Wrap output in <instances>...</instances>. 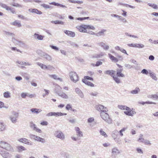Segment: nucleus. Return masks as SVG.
I'll return each mask as SVG.
<instances>
[{"instance_id": "obj_1", "label": "nucleus", "mask_w": 158, "mask_h": 158, "mask_svg": "<svg viewBox=\"0 0 158 158\" xmlns=\"http://www.w3.org/2000/svg\"><path fill=\"white\" fill-rule=\"evenodd\" d=\"M77 27L80 32L84 33L87 32V29L92 30H95V28L93 26L84 24L78 26Z\"/></svg>"}, {"instance_id": "obj_2", "label": "nucleus", "mask_w": 158, "mask_h": 158, "mask_svg": "<svg viewBox=\"0 0 158 158\" xmlns=\"http://www.w3.org/2000/svg\"><path fill=\"white\" fill-rule=\"evenodd\" d=\"M0 147L5 149L8 151L14 152V150L10 144L2 141H0Z\"/></svg>"}, {"instance_id": "obj_3", "label": "nucleus", "mask_w": 158, "mask_h": 158, "mask_svg": "<svg viewBox=\"0 0 158 158\" xmlns=\"http://www.w3.org/2000/svg\"><path fill=\"white\" fill-rule=\"evenodd\" d=\"M107 112H102L100 113V116L106 122L109 124L112 123V120L110 117L109 114L106 113Z\"/></svg>"}, {"instance_id": "obj_4", "label": "nucleus", "mask_w": 158, "mask_h": 158, "mask_svg": "<svg viewBox=\"0 0 158 158\" xmlns=\"http://www.w3.org/2000/svg\"><path fill=\"white\" fill-rule=\"evenodd\" d=\"M69 76L71 80L74 83H76L79 80V77L75 72H70Z\"/></svg>"}, {"instance_id": "obj_5", "label": "nucleus", "mask_w": 158, "mask_h": 158, "mask_svg": "<svg viewBox=\"0 0 158 158\" xmlns=\"http://www.w3.org/2000/svg\"><path fill=\"white\" fill-rule=\"evenodd\" d=\"M54 135L56 138H59L61 140H63L65 139L64 134L60 130L55 131Z\"/></svg>"}, {"instance_id": "obj_6", "label": "nucleus", "mask_w": 158, "mask_h": 158, "mask_svg": "<svg viewBox=\"0 0 158 158\" xmlns=\"http://www.w3.org/2000/svg\"><path fill=\"white\" fill-rule=\"evenodd\" d=\"M18 116V113L14 112L12 113V115L10 116L9 118L12 123H15L17 122V118Z\"/></svg>"}, {"instance_id": "obj_7", "label": "nucleus", "mask_w": 158, "mask_h": 158, "mask_svg": "<svg viewBox=\"0 0 158 158\" xmlns=\"http://www.w3.org/2000/svg\"><path fill=\"white\" fill-rule=\"evenodd\" d=\"M95 107L97 110L101 112H107L108 111L106 107L101 104H98L96 105Z\"/></svg>"}, {"instance_id": "obj_8", "label": "nucleus", "mask_w": 158, "mask_h": 158, "mask_svg": "<svg viewBox=\"0 0 158 158\" xmlns=\"http://www.w3.org/2000/svg\"><path fill=\"white\" fill-rule=\"evenodd\" d=\"M0 6L2 8L5 9L6 10H10V12L13 14L15 13V11L13 8H11L10 7L7 6L5 4L0 2Z\"/></svg>"}, {"instance_id": "obj_9", "label": "nucleus", "mask_w": 158, "mask_h": 158, "mask_svg": "<svg viewBox=\"0 0 158 158\" xmlns=\"http://www.w3.org/2000/svg\"><path fill=\"white\" fill-rule=\"evenodd\" d=\"M40 55L41 57L48 61H50L52 60V57L46 53L40 51Z\"/></svg>"}, {"instance_id": "obj_10", "label": "nucleus", "mask_w": 158, "mask_h": 158, "mask_svg": "<svg viewBox=\"0 0 158 158\" xmlns=\"http://www.w3.org/2000/svg\"><path fill=\"white\" fill-rule=\"evenodd\" d=\"M0 154L4 158H10L11 155L9 152L0 149Z\"/></svg>"}, {"instance_id": "obj_11", "label": "nucleus", "mask_w": 158, "mask_h": 158, "mask_svg": "<svg viewBox=\"0 0 158 158\" xmlns=\"http://www.w3.org/2000/svg\"><path fill=\"white\" fill-rule=\"evenodd\" d=\"M98 44L103 48L105 51L108 50L109 48V46L103 42H101L98 43Z\"/></svg>"}, {"instance_id": "obj_12", "label": "nucleus", "mask_w": 158, "mask_h": 158, "mask_svg": "<svg viewBox=\"0 0 158 158\" xmlns=\"http://www.w3.org/2000/svg\"><path fill=\"white\" fill-rule=\"evenodd\" d=\"M56 93L59 96L64 98L68 99L69 98L68 96L64 93L59 92V91L58 90H56Z\"/></svg>"}, {"instance_id": "obj_13", "label": "nucleus", "mask_w": 158, "mask_h": 158, "mask_svg": "<svg viewBox=\"0 0 158 158\" xmlns=\"http://www.w3.org/2000/svg\"><path fill=\"white\" fill-rule=\"evenodd\" d=\"M106 31V30L105 29H102L98 32L96 33V36L97 37L104 36Z\"/></svg>"}, {"instance_id": "obj_14", "label": "nucleus", "mask_w": 158, "mask_h": 158, "mask_svg": "<svg viewBox=\"0 0 158 158\" xmlns=\"http://www.w3.org/2000/svg\"><path fill=\"white\" fill-rule=\"evenodd\" d=\"M75 130L76 132V135L78 137H81L83 136V134L82 132L80 131V130L78 127H75Z\"/></svg>"}, {"instance_id": "obj_15", "label": "nucleus", "mask_w": 158, "mask_h": 158, "mask_svg": "<svg viewBox=\"0 0 158 158\" xmlns=\"http://www.w3.org/2000/svg\"><path fill=\"white\" fill-rule=\"evenodd\" d=\"M75 91L78 95L81 98H83L84 97V95L81 90L78 88L75 89Z\"/></svg>"}, {"instance_id": "obj_16", "label": "nucleus", "mask_w": 158, "mask_h": 158, "mask_svg": "<svg viewBox=\"0 0 158 158\" xmlns=\"http://www.w3.org/2000/svg\"><path fill=\"white\" fill-rule=\"evenodd\" d=\"M33 36L35 38L39 40H42L44 37V36L36 33L34 34Z\"/></svg>"}, {"instance_id": "obj_17", "label": "nucleus", "mask_w": 158, "mask_h": 158, "mask_svg": "<svg viewBox=\"0 0 158 158\" xmlns=\"http://www.w3.org/2000/svg\"><path fill=\"white\" fill-rule=\"evenodd\" d=\"M64 33L68 36L71 37H74L75 36V33L74 32L67 30H64Z\"/></svg>"}, {"instance_id": "obj_18", "label": "nucleus", "mask_w": 158, "mask_h": 158, "mask_svg": "<svg viewBox=\"0 0 158 158\" xmlns=\"http://www.w3.org/2000/svg\"><path fill=\"white\" fill-rule=\"evenodd\" d=\"M12 41L15 44L19 46H21L23 44L22 42L17 40L14 37L12 38Z\"/></svg>"}, {"instance_id": "obj_19", "label": "nucleus", "mask_w": 158, "mask_h": 158, "mask_svg": "<svg viewBox=\"0 0 158 158\" xmlns=\"http://www.w3.org/2000/svg\"><path fill=\"white\" fill-rule=\"evenodd\" d=\"M105 55V53L104 52H101L99 54H95L92 56V58H99L102 57V56H104Z\"/></svg>"}, {"instance_id": "obj_20", "label": "nucleus", "mask_w": 158, "mask_h": 158, "mask_svg": "<svg viewBox=\"0 0 158 158\" xmlns=\"http://www.w3.org/2000/svg\"><path fill=\"white\" fill-rule=\"evenodd\" d=\"M118 133V131L116 130H114L112 132L111 134L114 140L116 139Z\"/></svg>"}, {"instance_id": "obj_21", "label": "nucleus", "mask_w": 158, "mask_h": 158, "mask_svg": "<svg viewBox=\"0 0 158 158\" xmlns=\"http://www.w3.org/2000/svg\"><path fill=\"white\" fill-rule=\"evenodd\" d=\"M115 72V71L113 70H107L105 72V73L106 74H109L113 77L114 76V73Z\"/></svg>"}, {"instance_id": "obj_22", "label": "nucleus", "mask_w": 158, "mask_h": 158, "mask_svg": "<svg viewBox=\"0 0 158 158\" xmlns=\"http://www.w3.org/2000/svg\"><path fill=\"white\" fill-rule=\"evenodd\" d=\"M18 151L19 152H22L23 151H25L26 150L25 147L22 146H19L16 147Z\"/></svg>"}, {"instance_id": "obj_23", "label": "nucleus", "mask_w": 158, "mask_h": 158, "mask_svg": "<svg viewBox=\"0 0 158 158\" xmlns=\"http://www.w3.org/2000/svg\"><path fill=\"white\" fill-rule=\"evenodd\" d=\"M122 71V69H118L117 70V76L118 77H125L124 75L121 73Z\"/></svg>"}, {"instance_id": "obj_24", "label": "nucleus", "mask_w": 158, "mask_h": 158, "mask_svg": "<svg viewBox=\"0 0 158 158\" xmlns=\"http://www.w3.org/2000/svg\"><path fill=\"white\" fill-rule=\"evenodd\" d=\"M49 76L51 78H52L55 80H59L60 81H62V79L58 77L57 76L56 74L53 75H49Z\"/></svg>"}, {"instance_id": "obj_25", "label": "nucleus", "mask_w": 158, "mask_h": 158, "mask_svg": "<svg viewBox=\"0 0 158 158\" xmlns=\"http://www.w3.org/2000/svg\"><path fill=\"white\" fill-rule=\"evenodd\" d=\"M30 110L32 113H35L36 114H38L42 111V110L40 109L35 108H32Z\"/></svg>"}, {"instance_id": "obj_26", "label": "nucleus", "mask_w": 158, "mask_h": 158, "mask_svg": "<svg viewBox=\"0 0 158 158\" xmlns=\"http://www.w3.org/2000/svg\"><path fill=\"white\" fill-rule=\"evenodd\" d=\"M35 140L38 142H41L42 143H44L45 142V140L44 139L37 136H36Z\"/></svg>"}, {"instance_id": "obj_27", "label": "nucleus", "mask_w": 158, "mask_h": 158, "mask_svg": "<svg viewBox=\"0 0 158 158\" xmlns=\"http://www.w3.org/2000/svg\"><path fill=\"white\" fill-rule=\"evenodd\" d=\"M112 152L114 155H117L120 152L117 148H114L112 149Z\"/></svg>"}, {"instance_id": "obj_28", "label": "nucleus", "mask_w": 158, "mask_h": 158, "mask_svg": "<svg viewBox=\"0 0 158 158\" xmlns=\"http://www.w3.org/2000/svg\"><path fill=\"white\" fill-rule=\"evenodd\" d=\"M124 113L128 116H133V114H135V112H134L133 111H131V110H130L129 111H124Z\"/></svg>"}, {"instance_id": "obj_29", "label": "nucleus", "mask_w": 158, "mask_h": 158, "mask_svg": "<svg viewBox=\"0 0 158 158\" xmlns=\"http://www.w3.org/2000/svg\"><path fill=\"white\" fill-rule=\"evenodd\" d=\"M12 25L17 26L18 27H20L21 26V24L20 22L17 20H15L12 23Z\"/></svg>"}, {"instance_id": "obj_30", "label": "nucleus", "mask_w": 158, "mask_h": 158, "mask_svg": "<svg viewBox=\"0 0 158 158\" xmlns=\"http://www.w3.org/2000/svg\"><path fill=\"white\" fill-rule=\"evenodd\" d=\"M6 126L4 123L0 122V131H3L5 129Z\"/></svg>"}, {"instance_id": "obj_31", "label": "nucleus", "mask_w": 158, "mask_h": 158, "mask_svg": "<svg viewBox=\"0 0 158 158\" xmlns=\"http://www.w3.org/2000/svg\"><path fill=\"white\" fill-rule=\"evenodd\" d=\"M10 94L9 91L5 92L3 94L4 97L6 98H8L10 97Z\"/></svg>"}, {"instance_id": "obj_32", "label": "nucleus", "mask_w": 158, "mask_h": 158, "mask_svg": "<svg viewBox=\"0 0 158 158\" xmlns=\"http://www.w3.org/2000/svg\"><path fill=\"white\" fill-rule=\"evenodd\" d=\"M4 34L5 35H10V36H11V37H12V38H14L15 36V35L14 33H12L9 32H7L6 31H4Z\"/></svg>"}, {"instance_id": "obj_33", "label": "nucleus", "mask_w": 158, "mask_h": 158, "mask_svg": "<svg viewBox=\"0 0 158 158\" xmlns=\"http://www.w3.org/2000/svg\"><path fill=\"white\" fill-rule=\"evenodd\" d=\"M52 23H54L55 24H60L63 25L64 22L61 21L60 20H56V21H51Z\"/></svg>"}, {"instance_id": "obj_34", "label": "nucleus", "mask_w": 158, "mask_h": 158, "mask_svg": "<svg viewBox=\"0 0 158 158\" xmlns=\"http://www.w3.org/2000/svg\"><path fill=\"white\" fill-rule=\"evenodd\" d=\"M143 135L142 134H140L139 135V138L138 139V141L139 142L143 143L144 139L143 137Z\"/></svg>"}, {"instance_id": "obj_35", "label": "nucleus", "mask_w": 158, "mask_h": 158, "mask_svg": "<svg viewBox=\"0 0 158 158\" xmlns=\"http://www.w3.org/2000/svg\"><path fill=\"white\" fill-rule=\"evenodd\" d=\"M39 66L41 69H46V65L42 63H41L40 62H37L36 63Z\"/></svg>"}, {"instance_id": "obj_36", "label": "nucleus", "mask_w": 158, "mask_h": 158, "mask_svg": "<svg viewBox=\"0 0 158 158\" xmlns=\"http://www.w3.org/2000/svg\"><path fill=\"white\" fill-rule=\"evenodd\" d=\"M139 91L140 89L139 88H136L135 89L131 91V93L132 94H137Z\"/></svg>"}, {"instance_id": "obj_37", "label": "nucleus", "mask_w": 158, "mask_h": 158, "mask_svg": "<svg viewBox=\"0 0 158 158\" xmlns=\"http://www.w3.org/2000/svg\"><path fill=\"white\" fill-rule=\"evenodd\" d=\"M112 77L116 83L118 84H119L120 83V79L117 77L115 76L114 75Z\"/></svg>"}, {"instance_id": "obj_38", "label": "nucleus", "mask_w": 158, "mask_h": 158, "mask_svg": "<svg viewBox=\"0 0 158 158\" xmlns=\"http://www.w3.org/2000/svg\"><path fill=\"white\" fill-rule=\"evenodd\" d=\"M150 76L155 81H156L157 80V78L155 73H150Z\"/></svg>"}, {"instance_id": "obj_39", "label": "nucleus", "mask_w": 158, "mask_h": 158, "mask_svg": "<svg viewBox=\"0 0 158 158\" xmlns=\"http://www.w3.org/2000/svg\"><path fill=\"white\" fill-rule=\"evenodd\" d=\"M124 66L126 68H127L129 69H130L131 68H134L135 69H137L136 67H133V66L129 64H124Z\"/></svg>"}, {"instance_id": "obj_40", "label": "nucleus", "mask_w": 158, "mask_h": 158, "mask_svg": "<svg viewBox=\"0 0 158 158\" xmlns=\"http://www.w3.org/2000/svg\"><path fill=\"white\" fill-rule=\"evenodd\" d=\"M100 134L103 136L105 137H107V135H106L105 132L103 131L102 129H101L100 131Z\"/></svg>"}, {"instance_id": "obj_41", "label": "nucleus", "mask_w": 158, "mask_h": 158, "mask_svg": "<svg viewBox=\"0 0 158 158\" xmlns=\"http://www.w3.org/2000/svg\"><path fill=\"white\" fill-rule=\"evenodd\" d=\"M112 17H114L117 18L118 20H120L122 19V16L117 15L116 14H112L111 15Z\"/></svg>"}, {"instance_id": "obj_42", "label": "nucleus", "mask_w": 158, "mask_h": 158, "mask_svg": "<svg viewBox=\"0 0 158 158\" xmlns=\"http://www.w3.org/2000/svg\"><path fill=\"white\" fill-rule=\"evenodd\" d=\"M30 126L32 128L33 130L35 128V127H36L35 124H34L32 122L30 123Z\"/></svg>"}, {"instance_id": "obj_43", "label": "nucleus", "mask_w": 158, "mask_h": 158, "mask_svg": "<svg viewBox=\"0 0 158 158\" xmlns=\"http://www.w3.org/2000/svg\"><path fill=\"white\" fill-rule=\"evenodd\" d=\"M27 140H28L26 138H21V139H19V141L21 142H22V143H26V142H27Z\"/></svg>"}, {"instance_id": "obj_44", "label": "nucleus", "mask_w": 158, "mask_h": 158, "mask_svg": "<svg viewBox=\"0 0 158 158\" xmlns=\"http://www.w3.org/2000/svg\"><path fill=\"white\" fill-rule=\"evenodd\" d=\"M34 13L38 15H41L42 14V12L36 9H34Z\"/></svg>"}, {"instance_id": "obj_45", "label": "nucleus", "mask_w": 158, "mask_h": 158, "mask_svg": "<svg viewBox=\"0 0 158 158\" xmlns=\"http://www.w3.org/2000/svg\"><path fill=\"white\" fill-rule=\"evenodd\" d=\"M46 69L48 70H52L53 69H54V68L52 66L50 65H48V66H46Z\"/></svg>"}, {"instance_id": "obj_46", "label": "nucleus", "mask_w": 158, "mask_h": 158, "mask_svg": "<svg viewBox=\"0 0 158 158\" xmlns=\"http://www.w3.org/2000/svg\"><path fill=\"white\" fill-rule=\"evenodd\" d=\"M71 2L74 3H77L79 4H81L83 3V2L82 1H74L72 0L70 1Z\"/></svg>"}, {"instance_id": "obj_47", "label": "nucleus", "mask_w": 158, "mask_h": 158, "mask_svg": "<svg viewBox=\"0 0 158 158\" xmlns=\"http://www.w3.org/2000/svg\"><path fill=\"white\" fill-rule=\"evenodd\" d=\"M56 89L55 91L56 92V90H58L59 92L61 90L62 88L59 85H57L56 86Z\"/></svg>"}, {"instance_id": "obj_48", "label": "nucleus", "mask_w": 158, "mask_h": 158, "mask_svg": "<svg viewBox=\"0 0 158 158\" xmlns=\"http://www.w3.org/2000/svg\"><path fill=\"white\" fill-rule=\"evenodd\" d=\"M11 49L13 51H16L18 52H19L21 53H22V52L19 49H17L16 47H11Z\"/></svg>"}, {"instance_id": "obj_49", "label": "nucleus", "mask_w": 158, "mask_h": 158, "mask_svg": "<svg viewBox=\"0 0 158 158\" xmlns=\"http://www.w3.org/2000/svg\"><path fill=\"white\" fill-rule=\"evenodd\" d=\"M41 6L44 7V8L45 9L49 8L50 7V6L49 5H47L44 3L41 4Z\"/></svg>"}, {"instance_id": "obj_50", "label": "nucleus", "mask_w": 158, "mask_h": 158, "mask_svg": "<svg viewBox=\"0 0 158 158\" xmlns=\"http://www.w3.org/2000/svg\"><path fill=\"white\" fill-rule=\"evenodd\" d=\"M89 17L78 18H77V19L79 20L82 21L83 20H85L86 19H89Z\"/></svg>"}, {"instance_id": "obj_51", "label": "nucleus", "mask_w": 158, "mask_h": 158, "mask_svg": "<svg viewBox=\"0 0 158 158\" xmlns=\"http://www.w3.org/2000/svg\"><path fill=\"white\" fill-rule=\"evenodd\" d=\"M44 91H45V93L43 95V96L44 97L46 95H47L49 94V91L46 89H44Z\"/></svg>"}, {"instance_id": "obj_52", "label": "nucleus", "mask_w": 158, "mask_h": 158, "mask_svg": "<svg viewBox=\"0 0 158 158\" xmlns=\"http://www.w3.org/2000/svg\"><path fill=\"white\" fill-rule=\"evenodd\" d=\"M141 104L143 105H144L145 104H156V103L155 102H143L141 103Z\"/></svg>"}, {"instance_id": "obj_53", "label": "nucleus", "mask_w": 158, "mask_h": 158, "mask_svg": "<svg viewBox=\"0 0 158 158\" xmlns=\"http://www.w3.org/2000/svg\"><path fill=\"white\" fill-rule=\"evenodd\" d=\"M143 143L145 145H150L151 144L150 141L147 139H145Z\"/></svg>"}, {"instance_id": "obj_54", "label": "nucleus", "mask_w": 158, "mask_h": 158, "mask_svg": "<svg viewBox=\"0 0 158 158\" xmlns=\"http://www.w3.org/2000/svg\"><path fill=\"white\" fill-rule=\"evenodd\" d=\"M151 98H156V99H158V95L157 94H153L151 95Z\"/></svg>"}, {"instance_id": "obj_55", "label": "nucleus", "mask_w": 158, "mask_h": 158, "mask_svg": "<svg viewBox=\"0 0 158 158\" xmlns=\"http://www.w3.org/2000/svg\"><path fill=\"white\" fill-rule=\"evenodd\" d=\"M72 106L70 104H68L66 106V109L67 110H69L70 109H72Z\"/></svg>"}, {"instance_id": "obj_56", "label": "nucleus", "mask_w": 158, "mask_h": 158, "mask_svg": "<svg viewBox=\"0 0 158 158\" xmlns=\"http://www.w3.org/2000/svg\"><path fill=\"white\" fill-rule=\"evenodd\" d=\"M28 96V94L25 93H22L21 94V96L23 98H25L26 96Z\"/></svg>"}, {"instance_id": "obj_57", "label": "nucleus", "mask_w": 158, "mask_h": 158, "mask_svg": "<svg viewBox=\"0 0 158 158\" xmlns=\"http://www.w3.org/2000/svg\"><path fill=\"white\" fill-rule=\"evenodd\" d=\"M102 63L101 61H97L95 64V66H98L99 65H102Z\"/></svg>"}, {"instance_id": "obj_58", "label": "nucleus", "mask_w": 158, "mask_h": 158, "mask_svg": "<svg viewBox=\"0 0 158 158\" xmlns=\"http://www.w3.org/2000/svg\"><path fill=\"white\" fill-rule=\"evenodd\" d=\"M144 47V45L141 44H137V48H143Z\"/></svg>"}, {"instance_id": "obj_59", "label": "nucleus", "mask_w": 158, "mask_h": 158, "mask_svg": "<svg viewBox=\"0 0 158 158\" xmlns=\"http://www.w3.org/2000/svg\"><path fill=\"white\" fill-rule=\"evenodd\" d=\"M136 151L138 153H143V151L141 148H138L136 149Z\"/></svg>"}, {"instance_id": "obj_60", "label": "nucleus", "mask_w": 158, "mask_h": 158, "mask_svg": "<svg viewBox=\"0 0 158 158\" xmlns=\"http://www.w3.org/2000/svg\"><path fill=\"white\" fill-rule=\"evenodd\" d=\"M141 72L143 74H147L148 73V72L146 69H143L142 70Z\"/></svg>"}, {"instance_id": "obj_61", "label": "nucleus", "mask_w": 158, "mask_h": 158, "mask_svg": "<svg viewBox=\"0 0 158 158\" xmlns=\"http://www.w3.org/2000/svg\"><path fill=\"white\" fill-rule=\"evenodd\" d=\"M98 93L97 92H92L90 94L93 96H97L98 95Z\"/></svg>"}, {"instance_id": "obj_62", "label": "nucleus", "mask_w": 158, "mask_h": 158, "mask_svg": "<svg viewBox=\"0 0 158 158\" xmlns=\"http://www.w3.org/2000/svg\"><path fill=\"white\" fill-rule=\"evenodd\" d=\"M50 47H51L52 49H53L57 51L59 50V48L57 47L53 46V45H50Z\"/></svg>"}, {"instance_id": "obj_63", "label": "nucleus", "mask_w": 158, "mask_h": 158, "mask_svg": "<svg viewBox=\"0 0 158 158\" xmlns=\"http://www.w3.org/2000/svg\"><path fill=\"white\" fill-rule=\"evenodd\" d=\"M84 78L86 80H89L92 81H93V78L88 76H86L84 77Z\"/></svg>"}, {"instance_id": "obj_64", "label": "nucleus", "mask_w": 158, "mask_h": 158, "mask_svg": "<svg viewBox=\"0 0 158 158\" xmlns=\"http://www.w3.org/2000/svg\"><path fill=\"white\" fill-rule=\"evenodd\" d=\"M94 120V118H90L88 119V123H92Z\"/></svg>"}]
</instances>
